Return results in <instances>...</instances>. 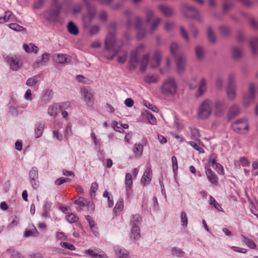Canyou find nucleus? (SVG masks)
Here are the masks:
<instances>
[{
	"label": "nucleus",
	"instance_id": "nucleus-1",
	"mask_svg": "<svg viewBox=\"0 0 258 258\" xmlns=\"http://www.w3.org/2000/svg\"><path fill=\"white\" fill-rule=\"evenodd\" d=\"M119 43L115 39L114 33H108L105 41L104 56L108 59H112L119 52L121 47L123 45L120 46Z\"/></svg>",
	"mask_w": 258,
	"mask_h": 258
},
{
	"label": "nucleus",
	"instance_id": "nucleus-2",
	"mask_svg": "<svg viewBox=\"0 0 258 258\" xmlns=\"http://www.w3.org/2000/svg\"><path fill=\"white\" fill-rule=\"evenodd\" d=\"M212 112V102L209 99H206L199 105L197 110V116L199 119L205 120L210 117Z\"/></svg>",
	"mask_w": 258,
	"mask_h": 258
},
{
	"label": "nucleus",
	"instance_id": "nucleus-3",
	"mask_svg": "<svg viewBox=\"0 0 258 258\" xmlns=\"http://www.w3.org/2000/svg\"><path fill=\"white\" fill-rule=\"evenodd\" d=\"M178 48V44L175 42L171 43L170 49L171 53L176 58V64L178 73L181 74L183 72L185 68L186 59L185 55L183 54H176Z\"/></svg>",
	"mask_w": 258,
	"mask_h": 258
},
{
	"label": "nucleus",
	"instance_id": "nucleus-4",
	"mask_svg": "<svg viewBox=\"0 0 258 258\" xmlns=\"http://www.w3.org/2000/svg\"><path fill=\"white\" fill-rule=\"evenodd\" d=\"M176 84L172 78L166 79L161 87V93L164 96H173L176 93Z\"/></svg>",
	"mask_w": 258,
	"mask_h": 258
},
{
	"label": "nucleus",
	"instance_id": "nucleus-5",
	"mask_svg": "<svg viewBox=\"0 0 258 258\" xmlns=\"http://www.w3.org/2000/svg\"><path fill=\"white\" fill-rule=\"evenodd\" d=\"M181 11L186 17L195 19L199 22L202 21V17L200 15L199 11L192 6L184 4L181 7Z\"/></svg>",
	"mask_w": 258,
	"mask_h": 258
},
{
	"label": "nucleus",
	"instance_id": "nucleus-6",
	"mask_svg": "<svg viewBox=\"0 0 258 258\" xmlns=\"http://www.w3.org/2000/svg\"><path fill=\"white\" fill-rule=\"evenodd\" d=\"M61 8L62 6H51V8L44 12L42 15L47 21L49 22H54L58 17Z\"/></svg>",
	"mask_w": 258,
	"mask_h": 258
},
{
	"label": "nucleus",
	"instance_id": "nucleus-7",
	"mask_svg": "<svg viewBox=\"0 0 258 258\" xmlns=\"http://www.w3.org/2000/svg\"><path fill=\"white\" fill-rule=\"evenodd\" d=\"M145 48V47L143 44H140L135 51L131 52L129 66L131 70L137 67L138 63V56L144 52Z\"/></svg>",
	"mask_w": 258,
	"mask_h": 258
},
{
	"label": "nucleus",
	"instance_id": "nucleus-8",
	"mask_svg": "<svg viewBox=\"0 0 258 258\" xmlns=\"http://www.w3.org/2000/svg\"><path fill=\"white\" fill-rule=\"evenodd\" d=\"M255 88L253 83H250L248 86V93L245 94L242 99V104L245 107H248L254 102L255 98Z\"/></svg>",
	"mask_w": 258,
	"mask_h": 258
},
{
	"label": "nucleus",
	"instance_id": "nucleus-9",
	"mask_svg": "<svg viewBox=\"0 0 258 258\" xmlns=\"http://www.w3.org/2000/svg\"><path fill=\"white\" fill-rule=\"evenodd\" d=\"M5 61L10 65V68L14 71H17L22 66L20 58L16 55H7L5 57Z\"/></svg>",
	"mask_w": 258,
	"mask_h": 258
},
{
	"label": "nucleus",
	"instance_id": "nucleus-10",
	"mask_svg": "<svg viewBox=\"0 0 258 258\" xmlns=\"http://www.w3.org/2000/svg\"><path fill=\"white\" fill-rule=\"evenodd\" d=\"M232 127L235 132L240 133L248 131L249 125L247 119L243 118L237 120L232 124Z\"/></svg>",
	"mask_w": 258,
	"mask_h": 258
},
{
	"label": "nucleus",
	"instance_id": "nucleus-11",
	"mask_svg": "<svg viewBox=\"0 0 258 258\" xmlns=\"http://www.w3.org/2000/svg\"><path fill=\"white\" fill-rule=\"evenodd\" d=\"M29 178L30 184L34 189H37L39 186L38 180V171L36 167H33L29 173Z\"/></svg>",
	"mask_w": 258,
	"mask_h": 258
},
{
	"label": "nucleus",
	"instance_id": "nucleus-12",
	"mask_svg": "<svg viewBox=\"0 0 258 258\" xmlns=\"http://www.w3.org/2000/svg\"><path fill=\"white\" fill-rule=\"evenodd\" d=\"M86 4L88 8L87 13L84 15L83 20L85 23H90L94 18L96 15V8L90 5L89 2L88 0H82Z\"/></svg>",
	"mask_w": 258,
	"mask_h": 258
},
{
	"label": "nucleus",
	"instance_id": "nucleus-13",
	"mask_svg": "<svg viewBox=\"0 0 258 258\" xmlns=\"http://www.w3.org/2000/svg\"><path fill=\"white\" fill-rule=\"evenodd\" d=\"M84 253L91 258H107L105 253L100 248L92 247L86 250Z\"/></svg>",
	"mask_w": 258,
	"mask_h": 258
},
{
	"label": "nucleus",
	"instance_id": "nucleus-14",
	"mask_svg": "<svg viewBox=\"0 0 258 258\" xmlns=\"http://www.w3.org/2000/svg\"><path fill=\"white\" fill-rule=\"evenodd\" d=\"M143 20L141 17H137L135 27L137 30V37L138 39L143 38L146 34V30L143 28Z\"/></svg>",
	"mask_w": 258,
	"mask_h": 258
},
{
	"label": "nucleus",
	"instance_id": "nucleus-15",
	"mask_svg": "<svg viewBox=\"0 0 258 258\" xmlns=\"http://www.w3.org/2000/svg\"><path fill=\"white\" fill-rule=\"evenodd\" d=\"M133 178L131 173H127L125 177V187L126 190V195L128 198H130L133 194Z\"/></svg>",
	"mask_w": 258,
	"mask_h": 258
},
{
	"label": "nucleus",
	"instance_id": "nucleus-16",
	"mask_svg": "<svg viewBox=\"0 0 258 258\" xmlns=\"http://www.w3.org/2000/svg\"><path fill=\"white\" fill-rule=\"evenodd\" d=\"M227 105L224 100H219L216 101L215 104V115L216 116H221L223 115Z\"/></svg>",
	"mask_w": 258,
	"mask_h": 258
},
{
	"label": "nucleus",
	"instance_id": "nucleus-17",
	"mask_svg": "<svg viewBox=\"0 0 258 258\" xmlns=\"http://www.w3.org/2000/svg\"><path fill=\"white\" fill-rule=\"evenodd\" d=\"M75 204L80 207H88V210L93 211L95 208L94 204L92 202L88 201L83 197H80L75 201Z\"/></svg>",
	"mask_w": 258,
	"mask_h": 258
},
{
	"label": "nucleus",
	"instance_id": "nucleus-18",
	"mask_svg": "<svg viewBox=\"0 0 258 258\" xmlns=\"http://www.w3.org/2000/svg\"><path fill=\"white\" fill-rule=\"evenodd\" d=\"M55 61L60 64L68 63L71 62V57L66 54L57 53L53 55Z\"/></svg>",
	"mask_w": 258,
	"mask_h": 258
},
{
	"label": "nucleus",
	"instance_id": "nucleus-19",
	"mask_svg": "<svg viewBox=\"0 0 258 258\" xmlns=\"http://www.w3.org/2000/svg\"><path fill=\"white\" fill-rule=\"evenodd\" d=\"M205 173L209 181L215 185L218 184V177L211 169L205 167Z\"/></svg>",
	"mask_w": 258,
	"mask_h": 258
},
{
	"label": "nucleus",
	"instance_id": "nucleus-20",
	"mask_svg": "<svg viewBox=\"0 0 258 258\" xmlns=\"http://www.w3.org/2000/svg\"><path fill=\"white\" fill-rule=\"evenodd\" d=\"M50 59V54L47 52L43 53L41 58H38L33 64V68L34 69L38 68L40 66H43L48 62Z\"/></svg>",
	"mask_w": 258,
	"mask_h": 258
},
{
	"label": "nucleus",
	"instance_id": "nucleus-21",
	"mask_svg": "<svg viewBox=\"0 0 258 258\" xmlns=\"http://www.w3.org/2000/svg\"><path fill=\"white\" fill-rule=\"evenodd\" d=\"M114 250L118 258H129L128 252L125 249L119 246H115L114 247Z\"/></svg>",
	"mask_w": 258,
	"mask_h": 258
},
{
	"label": "nucleus",
	"instance_id": "nucleus-22",
	"mask_svg": "<svg viewBox=\"0 0 258 258\" xmlns=\"http://www.w3.org/2000/svg\"><path fill=\"white\" fill-rule=\"evenodd\" d=\"M86 219L89 223L90 229L92 231L93 234L96 237L98 236L99 232L98 231V227L94 221L92 219L91 217L89 215L86 216Z\"/></svg>",
	"mask_w": 258,
	"mask_h": 258
},
{
	"label": "nucleus",
	"instance_id": "nucleus-23",
	"mask_svg": "<svg viewBox=\"0 0 258 258\" xmlns=\"http://www.w3.org/2000/svg\"><path fill=\"white\" fill-rule=\"evenodd\" d=\"M161 56V53L159 51H157L154 53L153 58L150 62L151 67L152 68H156L160 65Z\"/></svg>",
	"mask_w": 258,
	"mask_h": 258
},
{
	"label": "nucleus",
	"instance_id": "nucleus-24",
	"mask_svg": "<svg viewBox=\"0 0 258 258\" xmlns=\"http://www.w3.org/2000/svg\"><path fill=\"white\" fill-rule=\"evenodd\" d=\"M44 123L42 122H38L35 124V137L37 139L40 138L43 133Z\"/></svg>",
	"mask_w": 258,
	"mask_h": 258
},
{
	"label": "nucleus",
	"instance_id": "nucleus-25",
	"mask_svg": "<svg viewBox=\"0 0 258 258\" xmlns=\"http://www.w3.org/2000/svg\"><path fill=\"white\" fill-rule=\"evenodd\" d=\"M240 113V108L238 105H233L229 109L227 114V118L229 120H231Z\"/></svg>",
	"mask_w": 258,
	"mask_h": 258
},
{
	"label": "nucleus",
	"instance_id": "nucleus-26",
	"mask_svg": "<svg viewBox=\"0 0 258 258\" xmlns=\"http://www.w3.org/2000/svg\"><path fill=\"white\" fill-rule=\"evenodd\" d=\"M152 172L150 168H148L145 170L141 179L142 183L145 185L149 183L152 179Z\"/></svg>",
	"mask_w": 258,
	"mask_h": 258
},
{
	"label": "nucleus",
	"instance_id": "nucleus-27",
	"mask_svg": "<svg viewBox=\"0 0 258 258\" xmlns=\"http://www.w3.org/2000/svg\"><path fill=\"white\" fill-rule=\"evenodd\" d=\"M81 93L83 98L87 104L92 103L93 102V95L89 92L86 88H82Z\"/></svg>",
	"mask_w": 258,
	"mask_h": 258
},
{
	"label": "nucleus",
	"instance_id": "nucleus-28",
	"mask_svg": "<svg viewBox=\"0 0 258 258\" xmlns=\"http://www.w3.org/2000/svg\"><path fill=\"white\" fill-rule=\"evenodd\" d=\"M23 48L25 51L27 53H34L36 54L38 52V48L37 46L32 43L29 44H24Z\"/></svg>",
	"mask_w": 258,
	"mask_h": 258
},
{
	"label": "nucleus",
	"instance_id": "nucleus-29",
	"mask_svg": "<svg viewBox=\"0 0 258 258\" xmlns=\"http://www.w3.org/2000/svg\"><path fill=\"white\" fill-rule=\"evenodd\" d=\"M226 92L228 99L234 100L236 97V86L228 85Z\"/></svg>",
	"mask_w": 258,
	"mask_h": 258
},
{
	"label": "nucleus",
	"instance_id": "nucleus-30",
	"mask_svg": "<svg viewBox=\"0 0 258 258\" xmlns=\"http://www.w3.org/2000/svg\"><path fill=\"white\" fill-rule=\"evenodd\" d=\"M159 8L160 11L166 17H170L173 14V10L170 7L165 5H160Z\"/></svg>",
	"mask_w": 258,
	"mask_h": 258
},
{
	"label": "nucleus",
	"instance_id": "nucleus-31",
	"mask_svg": "<svg viewBox=\"0 0 258 258\" xmlns=\"http://www.w3.org/2000/svg\"><path fill=\"white\" fill-rule=\"evenodd\" d=\"M140 237V229L137 225L132 226L131 229V238L134 240H138Z\"/></svg>",
	"mask_w": 258,
	"mask_h": 258
},
{
	"label": "nucleus",
	"instance_id": "nucleus-32",
	"mask_svg": "<svg viewBox=\"0 0 258 258\" xmlns=\"http://www.w3.org/2000/svg\"><path fill=\"white\" fill-rule=\"evenodd\" d=\"M52 203L50 202L46 201L45 202L44 205L43 212L42 214V218L44 219H46L47 218L48 215L51 210Z\"/></svg>",
	"mask_w": 258,
	"mask_h": 258
},
{
	"label": "nucleus",
	"instance_id": "nucleus-33",
	"mask_svg": "<svg viewBox=\"0 0 258 258\" xmlns=\"http://www.w3.org/2000/svg\"><path fill=\"white\" fill-rule=\"evenodd\" d=\"M133 151L136 157H140L143 153V145L140 143L135 144Z\"/></svg>",
	"mask_w": 258,
	"mask_h": 258
},
{
	"label": "nucleus",
	"instance_id": "nucleus-34",
	"mask_svg": "<svg viewBox=\"0 0 258 258\" xmlns=\"http://www.w3.org/2000/svg\"><path fill=\"white\" fill-rule=\"evenodd\" d=\"M250 45L252 53H258V37L252 38L250 41Z\"/></svg>",
	"mask_w": 258,
	"mask_h": 258
},
{
	"label": "nucleus",
	"instance_id": "nucleus-35",
	"mask_svg": "<svg viewBox=\"0 0 258 258\" xmlns=\"http://www.w3.org/2000/svg\"><path fill=\"white\" fill-rule=\"evenodd\" d=\"M242 51L239 47H234L232 49V55L234 59L240 58L242 56Z\"/></svg>",
	"mask_w": 258,
	"mask_h": 258
},
{
	"label": "nucleus",
	"instance_id": "nucleus-36",
	"mask_svg": "<svg viewBox=\"0 0 258 258\" xmlns=\"http://www.w3.org/2000/svg\"><path fill=\"white\" fill-rule=\"evenodd\" d=\"M68 30L71 34L77 35L79 33V30L78 27L75 25V24L71 21L68 23Z\"/></svg>",
	"mask_w": 258,
	"mask_h": 258
},
{
	"label": "nucleus",
	"instance_id": "nucleus-37",
	"mask_svg": "<svg viewBox=\"0 0 258 258\" xmlns=\"http://www.w3.org/2000/svg\"><path fill=\"white\" fill-rule=\"evenodd\" d=\"M58 112V107L57 104H54L49 106L48 114L51 116H55Z\"/></svg>",
	"mask_w": 258,
	"mask_h": 258
},
{
	"label": "nucleus",
	"instance_id": "nucleus-38",
	"mask_svg": "<svg viewBox=\"0 0 258 258\" xmlns=\"http://www.w3.org/2000/svg\"><path fill=\"white\" fill-rule=\"evenodd\" d=\"M189 129L191 133V139L199 141L200 137L199 131L196 128L191 127H189Z\"/></svg>",
	"mask_w": 258,
	"mask_h": 258
},
{
	"label": "nucleus",
	"instance_id": "nucleus-39",
	"mask_svg": "<svg viewBox=\"0 0 258 258\" xmlns=\"http://www.w3.org/2000/svg\"><path fill=\"white\" fill-rule=\"evenodd\" d=\"M171 254L174 256L182 257L184 252L180 248L177 247H173L171 250Z\"/></svg>",
	"mask_w": 258,
	"mask_h": 258
},
{
	"label": "nucleus",
	"instance_id": "nucleus-40",
	"mask_svg": "<svg viewBox=\"0 0 258 258\" xmlns=\"http://www.w3.org/2000/svg\"><path fill=\"white\" fill-rule=\"evenodd\" d=\"M123 208V199L120 198L118 200L113 210L114 213L116 214L119 213L122 210Z\"/></svg>",
	"mask_w": 258,
	"mask_h": 258
},
{
	"label": "nucleus",
	"instance_id": "nucleus-41",
	"mask_svg": "<svg viewBox=\"0 0 258 258\" xmlns=\"http://www.w3.org/2000/svg\"><path fill=\"white\" fill-rule=\"evenodd\" d=\"M210 205L213 206L216 209L220 212H223V209L220 205L212 196L210 197Z\"/></svg>",
	"mask_w": 258,
	"mask_h": 258
},
{
	"label": "nucleus",
	"instance_id": "nucleus-42",
	"mask_svg": "<svg viewBox=\"0 0 258 258\" xmlns=\"http://www.w3.org/2000/svg\"><path fill=\"white\" fill-rule=\"evenodd\" d=\"M149 54H146L144 56L141 60V70L144 72L146 70L147 66L149 62Z\"/></svg>",
	"mask_w": 258,
	"mask_h": 258
},
{
	"label": "nucleus",
	"instance_id": "nucleus-43",
	"mask_svg": "<svg viewBox=\"0 0 258 258\" xmlns=\"http://www.w3.org/2000/svg\"><path fill=\"white\" fill-rule=\"evenodd\" d=\"M242 240L249 248L254 249L256 247V244L252 240H251L244 236H242Z\"/></svg>",
	"mask_w": 258,
	"mask_h": 258
},
{
	"label": "nucleus",
	"instance_id": "nucleus-44",
	"mask_svg": "<svg viewBox=\"0 0 258 258\" xmlns=\"http://www.w3.org/2000/svg\"><path fill=\"white\" fill-rule=\"evenodd\" d=\"M207 35L209 41L212 43H215L216 38L215 35L211 27H208L207 29Z\"/></svg>",
	"mask_w": 258,
	"mask_h": 258
},
{
	"label": "nucleus",
	"instance_id": "nucleus-45",
	"mask_svg": "<svg viewBox=\"0 0 258 258\" xmlns=\"http://www.w3.org/2000/svg\"><path fill=\"white\" fill-rule=\"evenodd\" d=\"M141 218L140 216L138 214L133 215L131 220V224L132 226L137 225L139 226L141 224Z\"/></svg>",
	"mask_w": 258,
	"mask_h": 258
},
{
	"label": "nucleus",
	"instance_id": "nucleus-46",
	"mask_svg": "<svg viewBox=\"0 0 258 258\" xmlns=\"http://www.w3.org/2000/svg\"><path fill=\"white\" fill-rule=\"evenodd\" d=\"M9 27L16 32H22L26 30V29L24 27L17 23H11L9 24Z\"/></svg>",
	"mask_w": 258,
	"mask_h": 258
},
{
	"label": "nucleus",
	"instance_id": "nucleus-47",
	"mask_svg": "<svg viewBox=\"0 0 258 258\" xmlns=\"http://www.w3.org/2000/svg\"><path fill=\"white\" fill-rule=\"evenodd\" d=\"M19 106L18 105H12L10 107V112L14 116H17L19 114H21L22 113V111H20L19 110Z\"/></svg>",
	"mask_w": 258,
	"mask_h": 258
},
{
	"label": "nucleus",
	"instance_id": "nucleus-48",
	"mask_svg": "<svg viewBox=\"0 0 258 258\" xmlns=\"http://www.w3.org/2000/svg\"><path fill=\"white\" fill-rule=\"evenodd\" d=\"M12 16L13 13L12 12L10 11H6L3 17H0V24L8 22Z\"/></svg>",
	"mask_w": 258,
	"mask_h": 258
},
{
	"label": "nucleus",
	"instance_id": "nucleus-49",
	"mask_svg": "<svg viewBox=\"0 0 258 258\" xmlns=\"http://www.w3.org/2000/svg\"><path fill=\"white\" fill-rule=\"evenodd\" d=\"M180 221L181 226L184 228L186 227L188 224V219L185 212H181L180 214Z\"/></svg>",
	"mask_w": 258,
	"mask_h": 258
},
{
	"label": "nucleus",
	"instance_id": "nucleus-50",
	"mask_svg": "<svg viewBox=\"0 0 258 258\" xmlns=\"http://www.w3.org/2000/svg\"><path fill=\"white\" fill-rule=\"evenodd\" d=\"M162 20L160 18H156L154 19L153 23L151 25L150 32L152 33L157 28Z\"/></svg>",
	"mask_w": 258,
	"mask_h": 258
},
{
	"label": "nucleus",
	"instance_id": "nucleus-51",
	"mask_svg": "<svg viewBox=\"0 0 258 258\" xmlns=\"http://www.w3.org/2000/svg\"><path fill=\"white\" fill-rule=\"evenodd\" d=\"M145 14L146 17V23L149 24L154 16V12L150 9H148L146 11Z\"/></svg>",
	"mask_w": 258,
	"mask_h": 258
},
{
	"label": "nucleus",
	"instance_id": "nucleus-52",
	"mask_svg": "<svg viewBox=\"0 0 258 258\" xmlns=\"http://www.w3.org/2000/svg\"><path fill=\"white\" fill-rule=\"evenodd\" d=\"M206 90V82L205 79H203L200 83V86L199 87V92L200 95L203 94Z\"/></svg>",
	"mask_w": 258,
	"mask_h": 258
},
{
	"label": "nucleus",
	"instance_id": "nucleus-53",
	"mask_svg": "<svg viewBox=\"0 0 258 258\" xmlns=\"http://www.w3.org/2000/svg\"><path fill=\"white\" fill-rule=\"evenodd\" d=\"M188 144L193 147L195 150L199 151L200 153H204V150L203 149L202 147H201L199 144L198 143L193 142V141H190L188 142Z\"/></svg>",
	"mask_w": 258,
	"mask_h": 258
},
{
	"label": "nucleus",
	"instance_id": "nucleus-54",
	"mask_svg": "<svg viewBox=\"0 0 258 258\" xmlns=\"http://www.w3.org/2000/svg\"><path fill=\"white\" fill-rule=\"evenodd\" d=\"M251 174L253 176L258 175V159L252 164Z\"/></svg>",
	"mask_w": 258,
	"mask_h": 258
},
{
	"label": "nucleus",
	"instance_id": "nucleus-55",
	"mask_svg": "<svg viewBox=\"0 0 258 258\" xmlns=\"http://www.w3.org/2000/svg\"><path fill=\"white\" fill-rule=\"evenodd\" d=\"M196 54L198 58L202 59L204 54V51L203 47L201 46H197L196 48Z\"/></svg>",
	"mask_w": 258,
	"mask_h": 258
},
{
	"label": "nucleus",
	"instance_id": "nucleus-56",
	"mask_svg": "<svg viewBox=\"0 0 258 258\" xmlns=\"http://www.w3.org/2000/svg\"><path fill=\"white\" fill-rule=\"evenodd\" d=\"M144 81L148 84L153 83L158 81V78L155 76H147L145 77Z\"/></svg>",
	"mask_w": 258,
	"mask_h": 258
},
{
	"label": "nucleus",
	"instance_id": "nucleus-57",
	"mask_svg": "<svg viewBox=\"0 0 258 258\" xmlns=\"http://www.w3.org/2000/svg\"><path fill=\"white\" fill-rule=\"evenodd\" d=\"M37 82V77L34 76L29 78L26 81V85L28 86L32 87L35 85Z\"/></svg>",
	"mask_w": 258,
	"mask_h": 258
},
{
	"label": "nucleus",
	"instance_id": "nucleus-58",
	"mask_svg": "<svg viewBox=\"0 0 258 258\" xmlns=\"http://www.w3.org/2000/svg\"><path fill=\"white\" fill-rule=\"evenodd\" d=\"M60 245L61 246V247L69 249L70 250H75L76 249V247L73 244L67 242H61Z\"/></svg>",
	"mask_w": 258,
	"mask_h": 258
},
{
	"label": "nucleus",
	"instance_id": "nucleus-59",
	"mask_svg": "<svg viewBox=\"0 0 258 258\" xmlns=\"http://www.w3.org/2000/svg\"><path fill=\"white\" fill-rule=\"evenodd\" d=\"M67 219L70 223H73L77 222L78 218L74 214L71 213L67 216Z\"/></svg>",
	"mask_w": 258,
	"mask_h": 258
},
{
	"label": "nucleus",
	"instance_id": "nucleus-60",
	"mask_svg": "<svg viewBox=\"0 0 258 258\" xmlns=\"http://www.w3.org/2000/svg\"><path fill=\"white\" fill-rule=\"evenodd\" d=\"M98 187V183L96 182H94L92 183L91 189H90V195L91 196L94 197L95 196V192Z\"/></svg>",
	"mask_w": 258,
	"mask_h": 258
},
{
	"label": "nucleus",
	"instance_id": "nucleus-61",
	"mask_svg": "<svg viewBox=\"0 0 258 258\" xmlns=\"http://www.w3.org/2000/svg\"><path fill=\"white\" fill-rule=\"evenodd\" d=\"M172 163V169L173 172L176 174L178 169L177 160L175 156H172L171 158Z\"/></svg>",
	"mask_w": 258,
	"mask_h": 258
},
{
	"label": "nucleus",
	"instance_id": "nucleus-62",
	"mask_svg": "<svg viewBox=\"0 0 258 258\" xmlns=\"http://www.w3.org/2000/svg\"><path fill=\"white\" fill-rule=\"evenodd\" d=\"M215 170L217 172V173L221 175L224 174V170L223 167L219 163H217L216 165L213 167Z\"/></svg>",
	"mask_w": 258,
	"mask_h": 258
},
{
	"label": "nucleus",
	"instance_id": "nucleus-63",
	"mask_svg": "<svg viewBox=\"0 0 258 258\" xmlns=\"http://www.w3.org/2000/svg\"><path fill=\"white\" fill-rule=\"evenodd\" d=\"M239 161L243 167H248L250 165V162L244 157H240Z\"/></svg>",
	"mask_w": 258,
	"mask_h": 258
},
{
	"label": "nucleus",
	"instance_id": "nucleus-64",
	"mask_svg": "<svg viewBox=\"0 0 258 258\" xmlns=\"http://www.w3.org/2000/svg\"><path fill=\"white\" fill-rule=\"evenodd\" d=\"M100 29V28L97 25H94L91 27L89 34L91 35H94L98 33Z\"/></svg>",
	"mask_w": 258,
	"mask_h": 258
}]
</instances>
